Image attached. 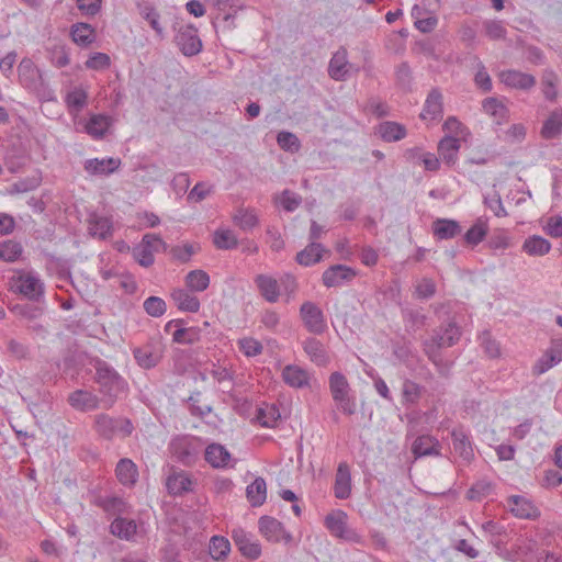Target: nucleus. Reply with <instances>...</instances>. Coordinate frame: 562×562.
<instances>
[{
    "label": "nucleus",
    "instance_id": "7",
    "mask_svg": "<svg viewBox=\"0 0 562 562\" xmlns=\"http://www.w3.org/2000/svg\"><path fill=\"white\" fill-rule=\"evenodd\" d=\"M162 352L164 348L159 340H151L133 350L136 362L144 369L156 367L162 358Z\"/></svg>",
    "mask_w": 562,
    "mask_h": 562
},
{
    "label": "nucleus",
    "instance_id": "8",
    "mask_svg": "<svg viewBox=\"0 0 562 562\" xmlns=\"http://www.w3.org/2000/svg\"><path fill=\"white\" fill-rule=\"evenodd\" d=\"M260 533L271 542H279L283 540L289 543L292 536L285 531L282 522L270 516H262L258 521Z\"/></svg>",
    "mask_w": 562,
    "mask_h": 562
},
{
    "label": "nucleus",
    "instance_id": "38",
    "mask_svg": "<svg viewBox=\"0 0 562 562\" xmlns=\"http://www.w3.org/2000/svg\"><path fill=\"white\" fill-rule=\"evenodd\" d=\"M136 524L134 520H128L125 518L117 517L115 518L111 526V533L125 540H130L136 533Z\"/></svg>",
    "mask_w": 562,
    "mask_h": 562
},
{
    "label": "nucleus",
    "instance_id": "23",
    "mask_svg": "<svg viewBox=\"0 0 562 562\" xmlns=\"http://www.w3.org/2000/svg\"><path fill=\"white\" fill-rule=\"evenodd\" d=\"M412 452L416 458L439 456V442L431 436H419L413 442Z\"/></svg>",
    "mask_w": 562,
    "mask_h": 562
},
{
    "label": "nucleus",
    "instance_id": "58",
    "mask_svg": "<svg viewBox=\"0 0 562 562\" xmlns=\"http://www.w3.org/2000/svg\"><path fill=\"white\" fill-rule=\"evenodd\" d=\"M422 391H423V387L411 380H405L403 383L402 392H403V397L405 398L406 402H409V403L417 402L419 400V397L422 396Z\"/></svg>",
    "mask_w": 562,
    "mask_h": 562
},
{
    "label": "nucleus",
    "instance_id": "41",
    "mask_svg": "<svg viewBox=\"0 0 562 562\" xmlns=\"http://www.w3.org/2000/svg\"><path fill=\"white\" fill-rule=\"evenodd\" d=\"M522 249L530 256H543L550 251L551 244L546 238L533 235L524 241Z\"/></svg>",
    "mask_w": 562,
    "mask_h": 562
},
{
    "label": "nucleus",
    "instance_id": "37",
    "mask_svg": "<svg viewBox=\"0 0 562 562\" xmlns=\"http://www.w3.org/2000/svg\"><path fill=\"white\" fill-rule=\"evenodd\" d=\"M280 418V411L274 404H266L257 409L256 419L262 427L273 428Z\"/></svg>",
    "mask_w": 562,
    "mask_h": 562
},
{
    "label": "nucleus",
    "instance_id": "55",
    "mask_svg": "<svg viewBox=\"0 0 562 562\" xmlns=\"http://www.w3.org/2000/svg\"><path fill=\"white\" fill-rule=\"evenodd\" d=\"M98 504L104 512L112 515L124 513L126 507L125 502L117 496L100 498Z\"/></svg>",
    "mask_w": 562,
    "mask_h": 562
},
{
    "label": "nucleus",
    "instance_id": "25",
    "mask_svg": "<svg viewBox=\"0 0 562 562\" xmlns=\"http://www.w3.org/2000/svg\"><path fill=\"white\" fill-rule=\"evenodd\" d=\"M88 223L89 233L93 237L106 239L108 237L112 236L113 227L109 217L91 214Z\"/></svg>",
    "mask_w": 562,
    "mask_h": 562
},
{
    "label": "nucleus",
    "instance_id": "15",
    "mask_svg": "<svg viewBox=\"0 0 562 562\" xmlns=\"http://www.w3.org/2000/svg\"><path fill=\"white\" fill-rule=\"evenodd\" d=\"M170 449L177 461L184 465H191L198 459L196 449L186 438L173 440L170 445Z\"/></svg>",
    "mask_w": 562,
    "mask_h": 562
},
{
    "label": "nucleus",
    "instance_id": "49",
    "mask_svg": "<svg viewBox=\"0 0 562 562\" xmlns=\"http://www.w3.org/2000/svg\"><path fill=\"white\" fill-rule=\"evenodd\" d=\"M488 231L487 224L479 218L474 225L465 233L464 240L471 246H476L486 236Z\"/></svg>",
    "mask_w": 562,
    "mask_h": 562
},
{
    "label": "nucleus",
    "instance_id": "21",
    "mask_svg": "<svg viewBox=\"0 0 562 562\" xmlns=\"http://www.w3.org/2000/svg\"><path fill=\"white\" fill-rule=\"evenodd\" d=\"M303 349L311 361L317 366H326L329 362L328 353L324 345L316 338L310 337L303 341Z\"/></svg>",
    "mask_w": 562,
    "mask_h": 562
},
{
    "label": "nucleus",
    "instance_id": "10",
    "mask_svg": "<svg viewBox=\"0 0 562 562\" xmlns=\"http://www.w3.org/2000/svg\"><path fill=\"white\" fill-rule=\"evenodd\" d=\"M121 166L119 158H91L83 164L85 171L90 176H110L114 173Z\"/></svg>",
    "mask_w": 562,
    "mask_h": 562
},
{
    "label": "nucleus",
    "instance_id": "36",
    "mask_svg": "<svg viewBox=\"0 0 562 562\" xmlns=\"http://www.w3.org/2000/svg\"><path fill=\"white\" fill-rule=\"evenodd\" d=\"M247 498L251 506H261L267 497V484L262 477H256L255 481L247 486Z\"/></svg>",
    "mask_w": 562,
    "mask_h": 562
},
{
    "label": "nucleus",
    "instance_id": "29",
    "mask_svg": "<svg viewBox=\"0 0 562 562\" xmlns=\"http://www.w3.org/2000/svg\"><path fill=\"white\" fill-rule=\"evenodd\" d=\"M376 134L385 142H397L406 136V128L396 122L385 121L379 124Z\"/></svg>",
    "mask_w": 562,
    "mask_h": 562
},
{
    "label": "nucleus",
    "instance_id": "3",
    "mask_svg": "<svg viewBox=\"0 0 562 562\" xmlns=\"http://www.w3.org/2000/svg\"><path fill=\"white\" fill-rule=\"evenodd\" d=\"M19 81L31 92H41L44 88V79L41 70L30 58H23L18 66Z\"/></svg>",
    "mask_w": 562,
    "mask_h": 562
},
{
    "label": "nucleus",
    "instance_id": "45",
    "mask_svg": "<svg viewBox=\"0 0 562 562\" xmlns=\"http://www.w3.org/2000/svg\"><path fill=\"white\" fill-rule=\"evenodd\" d=\"M186 284L191 291L202 292L210 284V277L204 270H192L186 277Z\"/></svg>",
    "mask_w": 562,
    "mask_h": 562
},
{
    "label": "nucleus",
    "instance_id": "64",
    "mask_svg": "<svg viewBox=\"0 0 562 562\" xmlns=\"http://www.w3.org/2000/svg\"><path fill=\"white\" fill-rule=\"evenodd\" d=\"M484 29L486 35L492 40H501L506 36V30L499 21H486Z\"/></svg>",
    "mask_w": 562,
    "mask_h": 562
},
{
    "label": "nucleus",
    "instance_id": "27",
    "mask_svg": "<svg viewBox=\"0 0 562 562\" xmlns=\"http://www.w3.org/2000/svg\"><path fill=\"white\" fill-rule=\"evenodd\" d=\"M460 149V139L458 137L447 135L438 144L439 156L448 165H453L457 160Z\"/></svg>",
    "mask_w": 562,
    "mask_h": 562
},
{
    "label": "nucleus",
    "instance_id": "60",
    "mask_svg": "<svg viewBox=\"0 0 562 562\" xmlns=\"http://www.w3.org/2000/svg\"><path fill=\"white\" fill-rule=\"evenodd\" d=\"M396 82L403 90H409L412 83V71L407 63H402L395 72Z\"/></svg>",
    "mask_w": 562,
    "mask_h": 562
},
{
    "label": "nucleus",
    "instance_id": "35",
    "mask_svg": "<svg viewBox=\"0 0 562 562\" xmlns=\"http://www.w3.org/2000/svg\"><path fill=\"white\" fill-rule=\"evenodd\" d=\"M116 477L123 485H133L138 475L135 463L130 459H121L116 464Z\"/></svg>",
    "mask_w": 562,
    "mask_h": 562
},
{
    "label": "nucleus",
    "instance_id": "18",
    "mask_svg": "<svg viewBox=\"0 0 562 562\" xmlns=\"http://www.w3.org/2000/svg\"><path fill=\"white\" fill-rule=\"evenodd\" d=\"M207 3L212 4L218 11L223 12L224 15L222 21L224 23L225 29H232L233 20L237 11L244 8L243 3L239 0H205Z\"/></svg>",
    "mask_w": 562,
    "mask_h": 562
},
{
    "label": "nucleus",
    "instance_id": "48",
    "mask_svg": "<svg viewBox=\"0 0 562 562\" xmlns=\"http://www.w3.org/2000/svg\"><path fill=\"white\" fill-rule=\"evenodd\" d=\"M213 243L218 249H234L238 245L236 235L231 229H217L213 236Z\"/></svg>",
    "mask_w": 562,
    "mask_h": 562
},
{
    "label": "nucleus",
    "instance_id": "4",
    "mask_svg": "<svg viewBox=\"0 0 562 562\" xmlns=\"http://www.w3.org/2000/svg\"><path fill=\"white\" fill-rule=\"evenodd\" d=\"M325 526L337 538L352 542L359 541L357 532L348 527L347 514L342 510L328 514L325 518Z\"/></svg>",
    "mask_w": 562,
    "mask_h": 562
},
{
    "label": "nucleus",
    "instance_id": "57",
    "mask_svg": "<svg viewBox=\"0 0 562 562\" xmlns=\"http://www.w3.org/2000/svg\"><path fill=\"white\" fill-rule=\"evenodd\" d=\"M135 260L143 267H150L154 263V255L146 244H140L133 249Z\"/></svg>",
    "mask_w": 562,
    "mask_h": 562
},
{
    "label": "nucleus",
    "instance_id": "26",
    "mask_svg": "<svg viewBox=\"0 0 562 562\" xmlns=\"http://www.w3.org/2000/svg\"><path fill=\"white\" fill-rule=\"evenodd\" d=\"M205 460L213 468H225L231 461V453L220 443H211L205 449Z\"/></svg>",
    "mask_w": 562,
    "mask_h": 562
},
{
    "label": "nucleus",
    "instance_id": "62",
    "mask_svg": "<svg viewBox=\"0 0 562 562\" xmlns=\"http://www.w3.org/2000/svg\"><path fill=\"white\" fill-rule=\"evenodd\" d=\"M110 57L104 53H94L85 63L86 67L93 70H100L110 66Z\"/></svg>",
    "mask_w": 562,
    "mask_h": 562
},
{
    "label": "nucleus",
    "instance_id": "51",
    "mask_svg": "<svg viewBox=\"0 0 562 562\" xmlns=\"http://www.w3.org/2000/svg\"><path fill=\"white\" fill-rule=\"evenodd\" d=\"M23 248L20 243L5 240L0 244V259L7 262L15 261L22 255Z\"/></svg>",
    "mask_w": 562,
    "mask_h": 562
},
{
    "label": "nucleus",
    "instance_id": "34",
    "mask_svg": "<svg viewBox=\"0 0 562 562\" xmlns=\"http://www.w3.org/2000/svg\"><path fill=\"white\" fill-rule=\"evenodd\" d=\"M442 114V95L437 89H432L425 102L424 112L422 113L423 119L436 120Z\"/></svg>",
    "mask_w": 562,
    "mask_h": 562
},
{
    "label": "nucleus",
    "instance_id": "56",
    "mask_svg": "<svg viewBox=\"0 0 562 562\" xmlns=\"http://www.w3.org/2000/svg\"><path fill=\"white\" fill-rule=\"evenodd\" d=\"M483 109L486 113L498 119H505L508 109L496 98H487L483 101Z\"/></svg>",
    "mask_w": 562,
    "mask_h": 562
},
{
    "label": "nucleus",
    "instance_id": "16",
    "mask_svg": "<svg viewBox=\"0 0 562 562\" xmlns=\"http://www.w3.org/2000/svg\"><path fill=\"white\" fill-rule=\"evenodd\" d=\"M334 493L338 499H347L351 494V474L347 463H339L335 477Z\"/></svg>",
    "mask_w": 562,
    "mask_h": 562
},
{
    "label": "nucleus",
    "instance_id": "44",
    "mask_svg": "<svg viewBox=\"0 0 562 562\" xmlns=\"http://www.w3.org/2000/svg\"><path fill=\"white\" fill-rule=\"evenodd\" d=\"M233 222L243 231H249L258 225L259 220L254 210L238 209L233 215Z\"/></svg>",
    "mask_w": 562,
    "mask_h": 562
},
{
    "label": "nucleus",
    "instance_id": "30",
    "mask_svg": "<svg viewBox=\"0 0 562 562\" xmlns=\"http://www.w3.org/2000/svg\"><path fill=\"white\" fill-rule=\"evenodd\" d=\"M112 119L104 114H94L87 122L85 130L86 132L95 139L102 138L110 125Z\"/></svg>",
    "mask_w": 562,
    "mask_h": 562
},
{
    "label": "nucleus",
    "instance_id": "1",
    "mask_svg": "<svg viewBox=\"0 0 562 562\" xmlns=\"http://www.w3.org/2000/svg\"><path fill=\"white\" fill-rule=\"evenodd\" d=\"M93 367L95 369L94 381L102 394V407L110 408L115 403L119 394L124 391L126 383L117 371L104 360L98 359Z\"/></svg>",
    "mask_w": 562,
    "mask_h": 562
},
{
    "label": "nucleus",
    "instance_id": "47",
    "mask_svg": "<svg viewBox=\"0 0 562 562\" xmlns=\"http://www.w3.org/2000/svg\"><path fill=\"white\" fill-rule=\"evenodd\" d=\"M329 390L333 400L349 394L350 387L346 376L340 372H333L329 376Z\"/></svg>",
    "mask_w": 562,
    "mask_h": 562
},
{
    "label": "nucleus",
    "instance_id": "11",
    "mask_svg": "<svg viewBox=\"0 0 562 562\" xmlns=\"http://www.w3.org/2000/svg\"><path fill=\"white\" fill-rule=\"evenodd\" d=\"M68 402L75 409L88 412L98 409L102 405V397L87 390H76L69 394Z\"/></svg>",
    "mask_w": 562,
    "mask_h": 562
},
{
    "label": "nucleus",
    "instance_id": "24",
    "mask_svg": "<svg viewBox=\"0 0 562 562\" xmlns=\"http://www.w3.org/2000/svg\"><path fill=\"white\" fill-rule=\"evenodd\" d=\"M325 248L322 244L311 241L303 250L296 254V262L301 266H312L319 262L323 258Z\"/></svg>",
    "mask_w": 562,
    "mask_h": 562
},
{
    "label": "nucleus",
    "instance_id": "13",
    "mask_svg": "<svg viewBox=\"0 0 562 562\" xmlns=\"http://www.w3.org/2000/svg\"><path fill=\"white\" fill-rule=\"evenodd\" d=\"M499 78L505 86L519 90H530L536 85V78L532 75L518 70H504L499 74Z\"/></svg>",
    "mask_w": 562,
    "mask_h": 562
},
{
    "label": "nucleus",
    "instance_id": "40",
    "mask_svg": "<svg viewBox=\"0 0 562 562\" xmlns=\"http://www.w3.org/2000/svg\"><path fill=\"white\" fill-rule=\"evenodd\" d=\"M72 41L80 46H88L94 41V30L90 24L76 23L71 26Z\"/></svg>",
    "mask_w": 562,
    "mask_h": 562
},
{
    "label": "nucleus",
    "instance_id": "28",
    "mask_svg": "<svg viewBox=\"0 0 562 562\" xmlns=\"http://www.w3.org/2000/svg\"><path fill=\"white\" fill-rule=\"evenodd\" d=\"M167 490L172 495H182L192 490V481L184 472L172 473L166 482Z\"/></svg>",
    "mask_w": 562,
    "mask_h": 562
},
{
    "label": "nucleus",
    "instance_id": "12",
    "mask_svg": "<svg viewBox=\"0 0 562 562\" xmlns=\"http://www.w3.org/2000/svg\"><path fill=\"white\" fill-rule=\"evenodd\" d=\"M176 44L186 56H193L202 48L201 40L192 27L181 30L176 36Z\"/></svg>",
    "mask_w": 562,
    "mask_h": 562
},
{
    "label": "nucleus",
    "instance_id": "17",
    "mask_svg": "<svg viewBox=\"0 0 562 562\" xmlns=\"http://www.w3.org/2000/svg\"><path fill=\"white\" fill-rule=\"evenodd\" d=\"M453 451L465 462H470L473 457L472 443L463 428H456L451 431Z\"/></svg>",
    "mask_w": 562,
    "mask_h": 562
},
{
    "label": "nucleus",
    "instance_id": "39",
    "mask_svg": "<svg viewBox=\"0 0 562 562\" xmlns=\"http://www.w3.org/2000/svg\"><path fill=\"white\" fill-rule=\"evenodd\" d=\"M562 132V111H553L544 121L541 128V135L546 139H552Z\"/></svg>",
    "mask_w": 562,
    "mask_h": 562
},
{
    "label": "nucleus",
    "instance_id": "33",
    "mask_svg": "<svg viewBox=\"0 0 562 562\" xmlns=\"http://www.w3.org/2000/svg\"><path fill=\"white\" fill-rule=\"evenodd\" d=\"M171 299L181 311L195 313L200 308L199 299L183 289L173 290Z\"/></svg>",
    "mask_w": 562,
    "mask_h": 562
},
{
    "label": "nucleus",
    "instance_id": "2",
    "mask_svg": "<svg viewBox=\"0 0 562 562\" xmlns=\"http://www.w3.org/2000/svg\"><path fill=\"white\" fill-rule=\"evenodd\" d=\"M461 330L459 326L450 321L446 325L434 330L431 338L424 341V351L428 359L438 368L442 364L440 349L453 346L459 341Z\"/></svg>",
    "mask_w": 562,
    "mask_h": 562
},
{
    "label": "nucleus",
    "instance_id": "53",
    "mask_svg": "<svg viewBox=\"0 0 562 562\" xmlns=\"http://www.w3.org/2000/svg\"><path fill=\"white\" fill-rule=\"evenodd\" d=\"M140 15L144 20L148 22L150 27L156 32V34L162 38L164 37V30L160 25L159 19L160 15L157 12V10L150 5H145L140 9Z\"/></svg>",
    "mask_w": 562,
    "mask_h": 562
},
{
    "label": "nucleus",
    "instance_id": "54",
    "mask_svg": "<svg viewBox=\"0 0 562 562\" xmlns=\"http://www.w3.org/2000/svg\"><path fill=\"white\" fill-rule=\"evenodd\" d=\"M145 312L153 317H160L166 313V302L158 296H149L144 301Z\"/></svg>",
    "mask_w": 562,
    "mask_h": 562
},
{
    "label": "nucleus",
    "instance_id": "5",
    "mask_svg": "<svg viewBox=\"0 0 562 562\" xmlns=\"http://www.w3.org/2000/svg\"><path fill=\"white\" fill-rule=\"evenodd\" d=\"M300 315L306 329L315 335H321L326 329V322L322 310L313 302L306 301L301 305Z\"/></svg>",
    "mask_w": 562,
    "mask_h": 562
},
{
    "label": "nucleus",
    "instance_id": "14",
    "mask_svg": "<svg viewBox=\"0 0 562 562\" xmlns=\"http://www.w3.org/2000/svg\"><path fill=\"white\" fill-rule=\"evenodd\" d=\"M18 291L32 301H38L44 293L43 283L33 274H24L18 278Z\"/></svg>",
    "mask_w": 562,
    "mask_h": 562
},
{
    "label": "nucleus",
    "instance_id": "52",
    "mask_svg": "<svg viewBox=\"0 0 562 562\" xmlns=\"http://www.w3.org/2000/svg\"><path fill=\"white\" fill-rule=\"evenodd\" d=\"M561 361V356H555L551 349H549L538 361L535 363L532 368V373L535 375H540L551 369L553 366L558 364Z\"/></svg>",
    "mask_w": 562,
    "mask_h": 562
},
{
    "label": "nucleus",
    "instance_id": "20",
    "mask_svg": "<svg viewBox=\"0 0 562 562\" xmlns=\"http://www.w3.org/2000/svg\"><path fill=\"white\" fill-rule=\"evenodd\" d=\"M282 379L289 386L296 389L307 386L310 383L307 371L294 364H288L283 368Z\"/></svg>",
    "mask_w": 562,
    "mask_h": 562
},
{
    "label": "nucleus",
    "instance_id": "31",
    "mask_svg": "<svg viewBox=\"0 0 562 562\" xmlns=\"http://www.w3.org/2000/svg\"><path fill=\"white\" fill-rule=\"evenodd\" d=\"M510 512L519 518H533L537 516V508L525 497L513 495L508 498Z\"/></svg>",
    "mask_w": 562,
    "mask_h": 562
},
{
    "label": "nucleus",
    "instance_id": "63",
    "mask_svg": "<svg viewBox=\"0 0 562 562\" xmlns=\"http://www.w3.org/2000/svg\"><path fill=\"white\" fill-rule=\"evenodd\" d=\"M277 142L284 150H292L293 148L297 149L300 146L299 138L293 133L285 131L278 134Z\"/></svg>",
    "mask_w": 562,
    "mask_h": 562
},
{
    "label": "nucleus",
    "instance_id": "32",
    "mask_svg": "<svg viewBox=\"0 0 562 562\" xmlns=\"http://www.w3.org/2000/svg\"><path fill=\"white\" fill-rule=\"evenodd\" d=\"M348 60H347V50L341 48L337 50L328 66V74L334 80H344L348 69H347Z\"/></svg>",
    "mask_w": 562,
    "mask_h": 562
},
{
    "label": "nucleus",
    "instance_id": "43",
    "mask_svg": "<svg viewBox=\"0 0 562 562\" xmlns=\"http://www.w3.org/2000/svg\"><path fill=\"white\" fill-rule=\"evenodd\" d=\"M65 102L71 113H79L87 105L88 93L85 89L76 87L67 93Z\"/></svg>",
    "mask_w": 562,
    "mask_h": 562
},
{
    "label": "nucleus",
    "instance_id": "9",
    "mask_svg": "<svg viewBox=\"0 0 562 562\" xmlns=\"http://www.w3.org/2000/svg\"><path fill=\"white\" fill-rule=\"evenodd\" d=\"M232 538L240 553L251 560L258 559L261 554V547L258 541H254L251 536L245 530L238 528L232 531Z\"/></svg>",
    "mask_w": 562,
    "mask_h": 562
},
{
    "label": "nucleus",
    "instance_id": "6",
    "mask_svg": "<svg viewBox=\"0 0 562 562\" xmlns=\"http://www.w3.org/2000/svg\"><path fill=\"white\" fill-rule=\"evenodd\" d=\"M357 276V271L346 265H333L322 274L323 284L326 288H338L350 283Z\"/></svg>",
    "mask_w": 562,
    "mask_h": 562
},
{
    "label": "nucleus",
    "instance_id": "50",
    "mask_svg": "<svg viewBox=\"0 0 562 562\" xmlns=\"http://www.w3.org/2000/svg\"><path fill=\"white\" fill-rule=\"evenodd\" d=\"M201 330L196 327H180L172 334V339L178 344H194L200 340Z\"/></svg>",
    "mask_w": 562,
    "mask_h": 562
},
{
    "label": "nucleus",
    "instance_id": "61",
    "mask_svg": "<svg viewBox=\"0 0 562 562\" xmlns=\"http://www.w3.org/2000/svg\"><path fill=\"white\" fill-rule=\"evenodd\" d=\"M239 349L247 357H255L262 351V345L254 338H243L239 340Z\"/></svg>",
    "mask_w": 562,
    "mask_h": 562
},
{
    "label": "nucleus",
    "instance_id": "19",
    "mask_svg": "<svg viewBox=\"0 0 562 562\" xmlns=\"http://www.w3.org/2000/svg\"><path fill=\"white\" fill-rule=\"evenodd\" d=\"M255 283L260 292V294L270 303H274L278 301L280 296V285L279 282L267 274H258L255 278Z\"/></svg>",
    "mask_w": 562,
    "mask_h": 562
},
{
    "label": "nucleus",
    "instance_id": "59",
    "mask_svg": "<svg viewBox=\"0 0 562 562\" xmlns=\"http://www.w3.org/2000/svg\"><path fill=\"white\" fill-rule=\"evenodd\" d=\"M492 491V484L487 481H479L468 491V497L472 501H481Z\"/></svg>",
    "mask_w": 562,
    "mask_h": 562
},
{
    "label": "nucleus",
    "instance_id": "46",
    "mask_svg": "<svg viewBox=\"0 0 562 562\" xmlns=\"http://www.w3.org/2000/svg\"><path fill=\"white\" fill-rule=\"evenodd\" d=\"M231 551L229 541L222 536H213L210 540L209 552L212 559L220 561L227 557Z\"/></svg>",
    "mask_w": 562,
    "mask_h": 562
},
{
    "label": "nucleus",
    "instance_id": "42",
    "mask_svg": "<svg viewBox=\"0 0 562 562\" xmlns=\"http://www.w3.org/2000/svg\"><path fill=\"white\" fill-rule=\"evenodd\" d=\"M95 429L103 438L111 439L117 435V418L100 414L95 417Z\"/></svg>",
    "mask_w": 562,
    "mask_h": 562
},
{
    "label": "nucleus",
    "instance_id": "22",
    "mask_svg": "<svg viewBox=\"0 0 562 562\" xmlns=\"http://www.w3.org/2000/svg\"><path fill=\"white\" fill-rule=\"evenodd\" d=\"M462 232L460 224L454 220L437 218L432 223L434 236L438 239H451Z\"/></svg>",
    "mask_w": 562,
    "mask_h": 562
}]
</instances>
